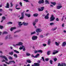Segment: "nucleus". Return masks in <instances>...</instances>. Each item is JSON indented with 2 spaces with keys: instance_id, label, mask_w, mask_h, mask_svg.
Segmentation results:
<instances>
[{
  "instance_id": "nucleus-1",
  "label": "nucleus",
  "mask_w": 66,
  "mask_h": 66,
  "mask_svg": "<svg viewBox=\"0 0 66 66\" xmlns=\"http://www.w3.org/2000/svg\"><path fill=\"white\" fill-rule=\"evenodd\" d=\"M8 38H9V39H13V37L11 36L10 35H9L5 37V40H6V39H7Z\"/></svg>"
},
{
  "instance_id": "nucleus-2",
  "label": "nucleus",
  "mask_w": 66,
  "mask_h": 66,
  "mask_svg": "<svg viewBox=\"0 0 66 66\" xmlns=\"http://www.w3.org/2000/svg\"><path fill=\"white\" fill-rule=\"evenodd\" d=\"M24 11L21 13V17L19 19H23L24 16Z\"/></svg>"
},
{
  "instance_id": "nucleus-3",
  "label": "nucleus",
  "mask_w": 66,
  "mask_h": 66,
  "mask_svg": "<svg viewBox=\"0 0 66 66\" xmlns=\"http://www.w3.org/2000/svg\"><path fill=\"white\" fill-rule=\"evenodd\" d=\"M55 18L54 17L53 15H52L50 19V21H53L54 20Z\"/></svg>"
},
{
  "instance_id": "nucleus-4",
  "label": "nucleus",
  "mask_w": 66,
  "mask_h": 66,
  "mask_svg": "<svg viewBox=\"0 0 66 66\" xmlns=\"http://www.w3.org/2000/svg\"><path fill=\"white\" fill-rule=\"evenodd\" d=\"M32 39L33 40H36L37 39V37L35 36H32Z\"/></svg>"
},
{
  "instance_id": "nucleus-5",
  "label": "nucleus",
  "mask_w": 66,
  "mask_h": 66,
  "mask_svg": "<svg viewBox=\"0 0 66 66\" xmlns=\"http://www.w3.org/2000/svg\"><path fill=\"white\" fill-rule=\"evenodd\" d=\"M20 50H22V49H23V51H25V47H24V46L23 45L22 46H20V47L19 48Z\"/></svg>"
},
{
  "instance_id": "nucleus-6",
  "label": "nucleus",
  "mask_w": 66,
  "mask_h": 66,
  "mask_svg": "<svg viewBox=\"0 0 66 66\" xmlns=\"http://www.w3.org/2000/svg\"><path fill=\"white\" fill-rule=\"evenodd\" d=\"M13 63L14 64H15V61H9V62H5V63H7V64H10H10H12V63Z\"/></svg>"
},
{
  "instance_id": "nucleus-7",
  "label": "nucleus",
  "mask_w": 66,
  "mask_h": 66,
  "mask_svg": "<svg viewBox=\"0 0 66 66\" xmlns=\"http://www.w3.org/2000/svg\"><path fill=\"white\" fill-rule=\"evenodd\" d=\"M42 30L39 28H37L36 30V32L37 33H39L42 31Z\"/></svg>"
},
{
  "instance_id": "nucleus-8",
  "label": "nucleus",
  "mask_w": 66,
  "mask_h": 66,
  "mask_svg": "<svg viewBox=\"0 0 66 66\" xmlns=\"http://www.w3.org/2000/svg\"><path fill=\"white\" fill-rule=\"evenodd\" d=\"M49 13H48L44 17L45 19H49Z\"/></svg>"
},
{
  "instance_id": "nucleus-9",
  "label": "nucleus",
  "mask_w": 66,
  "mask_h": 66,
  "mask_svg": "<svg viewBox=\"0 0 66 66\" xmlns=\"http://www.w3.org/2000/svg\"><path fill=\"white\" fill-rule=\"evenodd\" d=\"M53 52H54L53 53V54H54V55L56 54V53H59V51L56 50H54L53 51Z\"/></svg>"
},
{
  "instance_id": "nucleus-10",
  "label": "nucleus",
  "mask_w": 66,
  "mask_h": 66,
  "mask_svg": "<svg viewBox=\"0 0 66 66\" xmlns=\"http://www.w3.org/2000/svg\"><path fill=\"white\" fill-rule=\"evenodd\" d=\"M22 23L24 26H28V23H26L24 22Z\"/></svg>"
},
{
  "instance_id": "nucleus-11",
  "label": "nucleus",
  "mask_w": 66,
  "mask_h": 66,
  "mask_svg": "<svg viewBox=\"0 0 66 66\" xmlns=\"http://www.w3.org/2000/svg\"><path fill=\"white\" fill-rule=\"evenodd\" d=\"M21 23H22L21 22H18V25L19 26V27H21V26H22L23 24Z\"/></svg>"
},
{
  "instance_id": "nucleus-12",
  "label": "nucleus",
  "mask_w": 66,
  "mask_h": 66,
  "mask_svg": "<svg viewBox=\"0 0 66 66\" xmlns=\"http://www.w3.org/2000/svg\"><path fill=\"white\" fill-rule=\"evenodd\" d=\"M2 20L1 22H2L3 21V20H5L6 18H5V17L4 16H3L2 18Z\"/></svg>"
},
{
  "instance_id": "nucleus-13",
  "label": "nucleus",
  "mask_w": 66,
  "mask_h": 66,
  "mask_svg": "<svg viewBox=\"0 0 66 66\" xmlns=\"http://www.w3.org/2000/svg\"><path fill=\"white\" fill-rule=\"evenodd\" d=\"M62 7V5H58L56 7L57 9H60Z\"/></svg>"
},
{
  "instance_id": "nucleus-14",
  "label": "nucleus",
  "mask_w": 66,
  "mask_h": 66,
  "mask_svg": "<svg viewBox=\"0 0 66 66\" xmlns=\"http://www.w3.org/2000/svg\"><path fill=\"white\" fill-rule=\"evenodd\" d=\"M22 43L20 42L18 43V44H17V46H21V45H22Z\"/></svg>"
},
{
  "instance_id": "nucleus-15",
  "label": "nucleus",
  "mask_w": 66,
  "mask_h": 66,
  "mask_svg": "<svg viewBox=\"0 0 66 66\" xmlns=\"http://www.w3.org/2000/svg\"><path fill=\"white\" fill-rule=\"evenodd\" d=\"M44 0L39 1L38 2V3L39 4H41V3H44Z\"/></svg>"
},
{
  "instance_id": "nucleus-16",
  "label": "nucleus",
  "mask_w": 66,
  "mask_h": 66,
  "mask_svg": "<svg viewBox=\"0 0 66 66\" xmlns=\"http://www.w3.org/2000/svg\"><path fill=\"white\" fill-rule=\"evenodd\" d=\"M19 6V5H18V4H16V6H15V9L16 10H20V7H19L18 8H17V6Z\"/></svg>"
},
{
  "instance_id": "nucleus-17",
  "label": "nucleus",
  "mask_w": 66,
  "mask_h": 66,
  "mask_svg": "<svg viewBox=\"0 0 66 66\" xmlns=\"http://www.w3.org/2000/svg\"><path fill=\"white\" fill-rule=\"evenodd\" d=\"M34 66H39L40 64L38 63H35L34 64Z\"/></svg>"
},
{
  "instance_id": "nucleus-18",
  "label": "nucleus",
  "mask_w": 66,
  "mask_h": 66,
  "mask_svg": "<svg viewBox=\"0 0 66 66\" xmlns=\"http://www.w3.org/2000/svg\"><path fill=\"white\" fill-rule=\"evenodd\" d=\"M25 16H28V17H30L31 16L30 14H28L27 13H25Z\"/></svg>"
},
{
  "instance_id": "nucleus-19",
  "label": "nucleus",
  "mask_w": 66,
  "mask_h": 66,
  "mask_svg": "<svg viewBox=\"0 0 66 66\" xmlns=\"http://www.w3.org/2000/svg\"><path fill=\"white\" fill-rule=\"evenodd\" d=\"M16 29V27H12L11 28L10 30L11 31H12L13 30H15V29Z\"/></svg>"
},
{
  "instance_id": "nucleus-20",
  "label": "nucleus",
  "mask_w": 66,
  "mask_h": 66,
  "mask_svg": "<svg viewBox=\"0 0 66 66\" xmlns=\"http://www.w3.org/2000/svg\"><path fill=\"white\" fill-rule=\"evenodd\" d=\"M26 61L27 63H32V61H31L29 59L27 60Z\"/></svg>"
},
{
  "instance_id": "nucleus-21",
  "label": "nucleus",
  "mask_w": 66,
  "mask_h": 66,
  "mask_svg": "<svg viewBox=\"0 0 66 66\" xmlns=\"http://www.w3.org/2000/svg\"><path fill=\"white\" fill-rule=\"evenodd\" d=\"M9 6H10V5H9V4L8 3L7 4L6 6H5V7H6V8H9Z\"/></svg>"
},
{
  "instance_id": "nucleus-22",
  "label": "nucleus",
  "mask_w": 66,
  "mask_h": 66,
  "mask_svg": "<svg viewBox=\"0 0 66 66\" xmlns=\"http://www.w3.org/2000/svg\"><path fill=\"white\" fill-rule=\"evenodd\" d=\"M66 45V42H64L62 44V46H65Z\"/></svg>"
},
{
  "instance_id": "nucleus-23",
  "label": "nucleus",
  "mask_w": 66,
  "mask_h": 66,
  "mask_svg": "<svg viewBox=\"0 0 66 66\" xmlns=\"http://www.w3.org/2000/svg\"><path fill=\"white\" fill-rule=\"evenodd\" d=\"M36 34V32H35V31H34L33 32H31L30 33V35H32L33 34Z\"/></svg>"
},
{
  "instance_id": "nucleus-24",
  "label": "nucleus",
  "mask_w": 66,
  "mask_h": 66,
  "mask_svg": "<svg viewBox=\"0 0 66 66\" xmlns=\"http://www.w3.org/2000/svg\"><path fill=\"white\" fill-rule=\"evenodd\" d=\"M33 15L34 17H37L38 16V14L37 13L35 14H33Z\"/></svg>"
},
{
  "instance_id": "nucleus-25",
  "label": "nucleus",
  "mask_w": 66,
  "mask_h": 66,
  "mask_svg": "<svg viewBox=\"0 0 66 66\" xmlns=\"http://www.w3.org/2000/svg\"><path fill=\"white\" fill-rule=\"evenodd\" d=\"M14 52H15V53H19V51L16 50H14Z\"/></svg>"
},
{
  "instance_id": "nucleus-26",
  "label": "nucleus",
  "mask_w": 66,
  "mask_h": 66,
  "mask_svg": "<svg viewBox=\"0 0 66 66\" xmlns=\"http://www.w3.org/2000/svg\"><path fill=\"white\" fill-rule=\"evenodd\" d=\"M13 53H14V52H11L9 53V54L10 55H13Z\"/></svg>"
},
{
  "instance_id": "nucleus-27",
  "label": "nucleus",
  "mask_w": 66,
  "mask_h": 66,
  "mask_svg": "<svg viewBox=\"0 0 66 66\" xmlns=\"http://www.w3.org/2000/svg\"><path fill=\"white\" fill-rule=\"evenodd\" d=\"M45 4H49V1L48 0H46L45 1Z\"/></svg>"
},
{
  "instance_id": "nucleus-28",
  "label": "nucleus",
  "mask_w": 66,
  "mask_h": 66,
  "mask_svg": "<svg viewBox=\"0 0 66 66\" xmlns=\"http://www.w3.org/2000/svg\"><path fill=\"white\" fill-rule=\"evenodd\" d=\"M4 57V59H5L6 61H8V59H7V57H6V56H5Z\"/></svg>"
},
{
  "instance_id": "nucleus-29",
  "label": "nucleus",
  "mask_w": 66,
  "mask_h": 66,
  "mask_svg": "<svg viewBox=\"0 0 66 66\" xmlns=\"http://www.w3.org/2000/svg\"><path fill=\"white\" fill-rule=\"evenodd\" d=\"M62 65L63 66H66V63H61Z\"/></svg>"
},
{
  "instance_id": "nucleus-30",
  "label": "nucleus",
  "mask_w": 66,
  "mask_h": 66,
  "mask_svg": "<svg viewBox=\"0 0 66 66\" xmlns=\"http://www.w3.org/2000/svg\"><path fill=\"white\" fill-rule=\"evenodd\" d=\"M38 56H39V54H37L35 56V58H36V57H38Z\"/></svg>"
},
{
  "instance_id": "nucleus-31",
  "label": "nucleus",
  "mask_w": 66,
  "mask_h": 66,
  "mask_svg": "<svg viewBox=\"0 0 66 66\" xmlns=\"http://www.w3.org/2000/svg\"><path fill=\"white\" fill-rule=\"evenodd\" d=\"M55 44L57 46H59V44L57 42H55Z\"/></svg>"
},
{
  "instance_id": "nucleus-32",
  "label": "nucleus",
  "mask_w": 66,
  "mask_h": 66,
  "mask_svg": "<svg viewBox=\"0 0 66 66\" xmlns=\"http://www.w3.org/2000/svg\"><path fill=\"white\" fill-rule=\"evenodd\" d=\"M57 29V27H55L54 28H52V31H55V30L56 29Z\"/></svg>"
},
{
  "instance_id": "nucleus-33",
  "label": "nucleus",
  "mask_w": 66,
  "mask_h": 66,
  "mask_svg": "<svg viewBox=\"0 0 66 66\" xmlns=\"http://www.w3.org/2000/svg\"><path fill=\"white\" fill-rule=\"evenodd\" d=\"M50 25L51 26H53L54 25V23L53 22L51 23H50Z\"/></svg>"
},
{
  "instance_id": "nucleus-34",
  "label": "nucleus",
  "mask_w": 66,
  "mask_h": 66,
  "mask_svg": "<svg viewBox=\"0 0 66 66\" xmlns=\"http://www.w3.org/2000/svg\"><path fill=\"white\" fill-rule=\"evenodd\" d=\"M8 59L9 60H13V58L11 57L10 56L9 57H8Z\"/></svg>"
},
{
  "instance_id": "nucleus-35",
  "label": "nucleus",
  "mask_w": 66,
  "mask_h": 66,
  "mask_svg": "<svg viewBox=\"0 0 66 66\" xmlns=\"http://www.w3.org/2000/svg\"><path fill=\"white\" fill-rule=\"evenodd\" d=\"M26 54L27 56H29V55H30V54L28 53H26Z\"/></svg>"
},
{
  "instance_id": "nucleus-36",
  "label": "nucleus",
  "mask_w": 66,
  "mask_h": 66,
  "mask_svg": "<svg viewBox=\"0 0 66 66\" xmlns=\"http://www.w3.org/2000/svg\"><path fill=\"white\" fill-rule=\"evenodd\" d=\"M50 51H48L47 52V54L48 55H50Z\"/></svg>"
},
{
  "instance_id": "nucleus-37",
  "label": "nucleus",
  "mask_w": 66,
  "mask_h": 66,
  "mask_svg": "<svg viewBox=\"0 0 66 66\" xmlns=\"http://www.w3.org/2000/svg\"><path fill=\"white\" fill-rule=\"evenodd\" d=\"M51 3L52 4H53L54 5H55V4H56L55 2H51Z\"/></svg>"
},
{
  "instance_id": "nucleus-38",
  "label": "nucleus",
  "mask_w": 66,
  "mask_h": 66,
  "mask_svg": "<svg viewBox=\"0 0 66 66\" xmlns=\"http://www.w3.org/2000/svg\"><path fill=\"white\" fill-rule=\"evenodd\" d=\"M53 62V61L52 60H50V63L51 64H53V63H52Z\"/></svg>"
},
{
  "instance_id": "nucleus-39",
  "label": "nucleus",
  "mask_w": 66,
  "mask_h": 66,
  "mask_svg": "<svg viewBox=\"0 0 66 66\" xmlns=\"http://www.w3.org/2000/svg\"><path fill=\"white\" fill-rule=\"evenodd\" d=\"M7 34V32L6 31H4L3 32V34Z\"/></svg>"
},
{
  "instance_id": "nucleus-40",
  "label": "nucleus",
  "mask_w": 66,
  "mask_h": 66,
  "mask_svg": "<svg viewBox=\"0 0 66 66\" xmlns=\"http://www.w3.org/2000/svg\"><path fill=\"white\" fill-rule=\"evenodd\" d=\"M53 60L54 62H56V61H57V59L56 58H54Z\"/></svg>"
},
{
  "instance_id": "nucleus-41",
  "label": "nucleus",
  "mask_w": 66,
  "mask_h": 66,
  "mask_svg": "<svg viewBox=\"0 0 66 66\" xmlns=\"http://www.w3.org/2000/svg\"><path fill=\"white\" fill-rule=\"evenodd\" d=\"M38 52H40V53H42L43 52V51L42 50H39L38 51Z\"/></svg>"
},
{
  "instance_id": "nucleus-42",
  "label": "nucleus",
  "mask_w": 66,
  "mask_h": 66,
  "mask_svg": "<svg viewBox=\"0 0 66 66\" xmlns=\"http://www.w3.org/2000/svg\"><path fill=\"white\" fill-rule=\"evenodd\" d=\"M13 56H14V57H15L16 58H17V57H18L17 56V54H14L13 55Z\"/></svg>"
},
{
  "instance_id": "nucleus-43",
  "label": "nucleus",
  "mask_w": 66,
  "mask_h": 66,
  "mask_svg": "<svg viewBox=\"0 0 66 66\" xmlns=\"http://www.w3.org/2000/svg\"><path fill=\"white\" fill-rule=\"evenodd\" d=\"M38 19H35V22H38Z\"/></svg>"
},
{
  "instance_id": "nucleus-44",
  "label": "nucleus",
  "mask_w": 66,
  "mask_h": 66,
  "mask_svg": "<svg viewBox=\"0 0 66 66\" xmlns=\"http://www.w3.org/2000/svg\"><path fill=\"white\" fill-rule=\"evenodd\" d=\"M12 23H13L12 22H9L7 23V24H12Z\"/></svg>"
},
{
  "instance_id": "nucleus-45",
  "label": "nucleus",
  "mask_w": 66,
  "mask_h": 66,
  "mask_svg": "<svg viewBox=\"0 0 66 66\" xmlns=\"http://www.w3.org/2000/svg\"><path fill=\"white\" fill-rule=\"evenodd\" d=\"M45 7L43 6V7H41V9L42 10V11L44 10V9Z\"/></svg>"
},
{
  "instance_id": "nucleus-46",
  "label": "nucleus",
  "mask_w": 66,
  "mask_h": 66,
  "mask_svg": "<svg viewBox=\"0 0 66 66\" xmlns=\"http://www.w3.org/2000/svg\"><path fill=\"white\" fill-rule=\"evenodd\" d=\"M42 58L43 61H44V62H45V59H44V57H42Z\"/></svg>"
},
{
  "instance_id": "nucleus-47",
  "label": "nucleus",
  "mask_w": 66,
  "mask_h": 66,
  "mask_svg": "<svg viewBox=\"0 0 66 66\" xmlns=\"http://www.w3.org/2000/svg\"><path fill=\"white\" fill-rule=\"evenodd\" d=\"M5 56H0L1 58H2V59H3L4 58V57Z\"/></svg>"
},
{
  "instance_id": "nucleus-48",
  "label": "nucleus",
  "mask_w": 66,
  "mask_h": 66,
  "mask_svg": "<svg viewBox=\"0 0 66 66\" xmlns=\"http://www.w3.org/2000/svg\"><path fill=\"white\" fill-rule=\"evenodd\" d=\"M58 66H63V65H62V64H60V63H59L58 64Z\"/></svg>"
},
{
  "instance_id": "nucleus-49",
  "label": "nucleus",
  "mask_w": 66,
  "mask_h": 66,
  "mask_svg": "<svg viewBox=\"0 0 66 66\" xmlns=\"http://www.w3.org/2000/svg\"><path fill=\"white\" fill-rule=\"evenodd\" d=\"M43 46H44V47H46V46H47V44H43Z\"/></svg>"
},
{
  "instance_id": "nucleus-50",
  "label": "nucleus",
  "mask_w": 66,
  "mask_h": 66,
  "mask_svg": "<svg viewBox=\"0 0 66 66\" xmlns=\"http://www.w3.org/2000/svg\"><path fill=\"white\" fill-rule=\"evenodd\" d=\"M35 24H36V23L35 22H34L33 23V25L34 26H35Z\"/></svg>"
},
{
  "instance_id": "nucleus-51",
  "label": "nucleus",
  "mask_w": 66,
  "mask_h": 66,
  "mask_svg": "<svg viewBox=\"0 0 66 66\" xmlns=\"http://www.w3.org/2000/svg\"><path fill=\"white\" fill-rule=\"evenodd\" d=\"M56 21H59V18H57L56 19Z\"/></svg>"
},
{
  "instance_id": "nucleus-52",
  "label": "nucleus",
  "mask_w": 66,
  "mask_h": 66,
  "mask_svg": "<svg viewBox=\"0 0 66 66\" xmlns=\"http://www.w3.org/2000/svg\"><path fill=\"white\" fill-rule=\"evenodd\" d=\"M31 56V57H34V58H35V56H34V55H33V54H32Z\"/></svg>"
},
{
  "instance_id": "nucleus-53",
  "label": "nucleus",
  "mask_w": 66,
  "mask_h": 66,
  "mask_svg": "<svg viewBox=\"0 0 66 66\" xmlns=\"http://www.w3.org/2000/svg\"><path fill=\"white\" fill-rule=\"evenodd\" d=\"M14 37H18V35H14Z\"/></svg>"
},
{
  "instance_id": "nucleus-54",
  "label": "nucleus",
  "mask_w": 66,
  "mask_h": 66,
  "mask_svg": "<svg viewBox=\"0 0 66 66\" xmlns=\"http://www.w3.org/2000/svg\"><path fill=\"white\" fill-rule=\"evenodd\" d=\"M24 1H25V2H30V1L29 0H24Z\"/></svg>"
},
{
  "instance_id": "nucleus-55",
  "label": "nucleus",
  "mask_w": 66,
  "mask_h": 66,
  "mask_svg": "<svg viewBox=\"0 0 66 66\" xmlns=\"http://www.w3.org/2000/svg\"><path fill=\"white\" fill-rule=\"evenodd\" d=\"M45 60L46 61H49V59L48 58H46Z\"/></svg>"
},
{
  "instance_id": "nucleus-56",
  "label": "nucleus",
  "mask_w": 66,
  "mask_h": 66,
  "mask_svg": "<svg viewBox=\"0 0 66 66\" xmlns=\"http://www.w3.org/2000/svg\"><path fill=\"white\" fill-rule=\"evenodd\" d=\"M38 10L39 11H43V10H42V9H38Z\"/></svg>"
},
{
  "instance_id": "nucleus-57",
  "label": "nucleus",
  "mask_w": 66,
  "mask_h": 66,
  "mask_svg": "<svg viewBox=\"0 0 66 66\" xmlns=\"http://www.w3.org/2000/svg\"><path fill=\"white\" fill-rule=\"evenodd\" d=\"M20 5L21 6V7L22 6V3L20 2Z\"/></svg>"
},
{
  "instance_id": "nucleus-58",
  "label": "nucleus",
  "mask_w": 66,
  "mask_h": 66,
  "mask_svg": "<svg viewBox=\"0 0 66 66\" xmlns=\"http://www.w3.org/2000/svg\"><path fill=\"white\" fill-rule=\"evenodd\" d=\"M3 28V26L1 25L0 26V29H2V28Z\"/></svg>"
},
{
  "instance_id": "nucleus-59",
  "label": "nucleus",
  "mask_w": 66,
  "mask_h": 66,
  "mask_svg": "<svg viewBox=\"0 0 66 66\" xmlns=\"http://www.w3.org/2000/svg\"><path fill=\"white\" fill-rule=\"evenodd\" d=\"M37 52H38V51H36L34 52L35 53H37Z\"/></svg>"
},
{
  "instance_id": "nucleus-60",
  "label": "nucleus",
  "mask_w": 66,
  "mask_h": 66,
  "mask_svg": "<svg viewBox=\"0 0 66 66\" xmlns=\"http://www.w3.org/2000/svg\"><path fill=\"white\" fill-rule=\"evenodd\" d=\"M13 46L14 47H16V46H18L17 45V44H16V45H14V44H13Z\"/></svg>"
},
{
  "instance_id": "nucleus-61",
  "label": "nucleus",
  "mask_w": 66,
  "mask_h": 66,
  "mask_svg": "<svg viewBox=\"0 0 66 66\" xmlns=\"http://www.w3.org/2000/svg\"><path fill=\"white\" fill-rule=\"evenodd\" d=\"M62 27H64V23H62Z\"/></svg>"
},
{
  "instance_id": "nucleus-62",
  "label": "nucleus",
  "mask_w": 66,
  "mask_h": 66,
  "mask_svg": "<svg viewBox=\"0 0 66 66\" xmlns=\"http://www.w3.org/2000/svg\"><path fill=\"white\" fill-rule=\"evenodd\" d=\"M10 4H11V7H12V6H13V4H12V3H11Z\"/></svg>"
},
{
  "instance_id": "nucleus-63",
  "label": "nucleus",
  "mask_w": 66,
  "mask_h": 66,
  "mask_svg": "<svg viewBox=\"0 0 66 66\" xmlns=\"http://www.w3.org/2000/svg\"><path fill=\"white\" fill-rule=\"evenodd\" d=\"M37 63H40V61L39 60L38 61Z\"/></svg>"
},
{
  "instance_id": "nucleus-64",
  "label": "nucleus",
  "mask_w": 66,
  "mask_h": 66,
  "mask_svg": "<svg viewBox=\"0 0 66 66\" xmlns=\"http://www.w3.org/2000/svg\"><path fill=\"white\" fill-rule=\"evenodd\" d=\"M63 55V54H59V56H61V55Z\"/></svg>"
}]
</instances>
